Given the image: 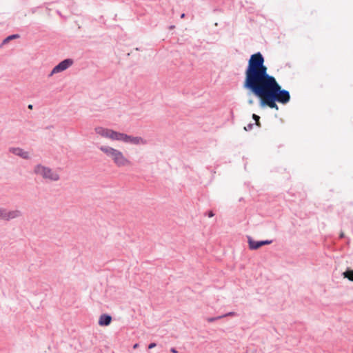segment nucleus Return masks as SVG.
I'll use <instances>...</instances> for the list:
<instances>
[{"label":"nucleus","instance_id":"1","mask_svg":"<svg viewBox=\"0 0 353 353\" xmlns=\"http://www.w3.org/2000/svg\"><path fill=\"white\" fill-rule=\"evenodd\" d=\"M264 57L260 52L252 54L248 60L245 74H248L278 103L287 104L290 101L289 91L283 89L275 77L268 73V68L264 65Z\"/></svg>","mask_w":353,"mask_h":353},{"label":"nucleus","instance_id":"18","mask_svg":"<svg viewBox=\"0 0 353 353\" xmlns=\"http://www.w3.org/2000/svg\"><path fill=\"white\" fill-rule=\"evenodd\" d=\"M222 319V316L220 315V316H214V317H208L206 319L208 323H213L219 319Z\"/></svg>","mask_w":353,"mask_h":353},{"label":"nucleus","instance_id":"3","mask_svg":"<svg viewBox=\"0 0 353 353\" xmlns=\"http://www.w3.org/2000/svg\"><path fill=\"white\" fill-rule=\"evenodd\" d=\"M34 172L37 174H40L44 179H48L53 181L59 180V175L57 172H54L52 170L48 167L38 164L34 167Z\"/></svg>","mask_w":353,"mask_h":353},{"label":"nucleus","instance_id":"9","mask_svg":"<svg viewBox=\"0 0 353 353\" xmlns=\"http://www.w3.org/2000/svg\"><path fill=\"white\" fill-rule=\"evenodd\" d=\"M21 215V212L18 210L9 212H7L6 210H5L3 220L9 221L10 219L19 217Z\"/></svg>","mask_w":353,"mask_h":353},{"label":"nucleus","instance_id":"7","mask_svg":"<svg viewBox=\"0 0 353 353\" xmlns=\"http://www.w3.org/2000/svg\"><path fill=\"white\" fill-rule=\"evenodd\" d=\"M10 152L14 154V155L19 156L23 159H29L30 156L28 152L24 151L22 148H10Z\"/></svg>","mask_w":353,"mask_h":353},{"label":"nucleus","instance_id":"25","mask_svg":"<svg viewBox=\"0 0 353 353\" xmlns=\"http://www.w3.org/2000/svg\"><path fill=\"white\" fill-rule=\"evenodd\" d=\"M345 237V234L343 232H341L340 234H339V238L340 239H343Z\"/></svg>","mask_w":353,"mask_h":353},{"label":"nucleus","instance_id":"11","mask_svg":"<svg viewBox=\"0 0 353 353\" xmlns=\"http://www.w3.org/2000/svg\"><path fill=\"white\" fill-rule=\"evenodd\" d=\"M99 150L105 153L108 157H112L114 152H115V150L117 149H114L110 146H105V145H101L99 148Z\"/></svg>","mask_w":353,"mask_h":353},{"label":"nucleus","instance_id":"19","mask_svg":"<svg viewBox=\"0 0 353 353\" xmlns=\"http://www.w3.org/2000/svg\"><path fill=\"white\" fill-rule=\"evenodd\" d=\"M222 316V319L227 316H236V313L234 312H229L228 313H225L223 315H221Z\"/></svg>","mask_w":353,"mask_h":353},{"label":"nucleus","instance_id":"14","mask_svg":"<svg viewBox=\"0 0 353 353\" xmlns=\"http://www.w3.org/2000/svg\"><path fill=\"white\" fill-rule=\"evenodd\" d=\"M121 134V132L111 129L109 139H111L112 140L120 141Z\"/></svg>","mask_w":353,"mask_h":353},{"label":"nucleus","instance_id":"21","mask_svg":"<svg viewBox=\"0 0 353 353\" xmlns=\"http://www.w3.org/2000/svg\"><path fill=\"white\" fill-rule=\"evenodd\" d=\"M204 214H205V216H207L209 218H212L214 216V213L213 212L212 210H208V211L205 212Z\"/></svg>","mask_w":353,"mask_h":353},{"label":"nucleus","instance_id":"29","mask_svg":"<svg viewBox=\"0 0 353 353\" xmlns=\"http://www.w3.org/2000/svg\"><path fill=\"white\" fill-rule=\"evenodd\" d=\"M253 103H254V101H253V100H252V99H250V100L248 101V103H249V104H250V105H252Z\"/></svg>","mask_w":353,"mask_h":353},{"label":"nucleus","instance_id":"17","mask_svg":"<svg viewBox=\"0 0 353 353\" xmlns=\"http://www.w3.org/2000/svg\"><path fill=\"white\" fill-rule=\"evenodd\" d=\"M252 119L254 120L255 121V125H257L258 127H261V124L260 123V117L256 114H252Z\"/></svg>","mask_w":353,"mask_h":353},{"label":"nucleus","instance_id":"23","mask_svg":"<svg viewBox=\"0 0 353 353\" xmlns=\"http://www.w3.org/2000/svg\"><path fill=\"white\" fill-rule=\"evenodd\" d=\"M156 346H157V343H154V342H152V343H150L148 345V348L150 350V349H152V348L155 347Z\"/></svg>","mask_w":353,"mask_h":353},{"label":"nucleus","instance_id":"4","mask_svg":"<svg viewBox=\"0 0 353 353\" xmlns=\"http://www.w3.org/2000/svg\"><path fill=\"white\" fill-rule=\"evenodd\" d=\"M73 63L74 61L72 59L68 58L63 59L53 68L49 74V77L52 76L54 74H57L67 70L73 64Z\"/></svg>","mask_w":353,"mask_h":353},{"label":"nucleus","instance_id":"26","mask_svg":"<svg viewBox=\"0 0 353 353\" xmlns=\"http://www.w3.org/2000/svg\"><path fill=\"white\" fill-rule=\"evenodd\" d=\"M181 19H184L185 17V13H182L180 16Z\"/></svg>","mask_w":353,"mask_h":353},{"label":"nucleus","instance_id":"22","mask_svg":"<svg viewBox=\"0 0 353 353\" xmlns=\"http://www.w3.org/2000/svg\"><path fill=\"white\" fill-rule=\"evenodd\" d=\"M5 210L6 209L0 208V219H3Z\"/></svg>","mask_w":353,"mask_h":353},{"label":"nucleus","instance_id":"15","mask_svg":"<svg viewBox=\"0 0 353 353\" xmlns=\"http://www.w3.org/2000/svg\"><path fill=\"white\" fill-rule=\"evenodd\" d=\"M20 36L18 34H12L6 37L2 41L1 46L8 43L11 40L19 38Z\"/></svg>","mask_w":353,"mask_h":353},{"label":"nucleus","instance_id":"24","mask_svg":"<svg viewBox=\"0 0 353 353\" xmlns=\"http://www.w3.org/2000/svg\"><path fill=\"white\" fill-rule=\"evenodd\" d=\"M170 352L172 353H178V351H177L176 348H175V347H172L170 349Z\"/></svg>","mask_w":353,"mask_h":353},{"label":"nucleus","instance_id":"28","mask_svg":"<svg viewBox=\"0 0 353 353\" xmlns=\"http://www.w3.org/2000/svg\"><path fill=\"white\" fill-rule=\"evenodd\" d=\"M174 28H175V26L174 25H171L169 26L170 30L174 29Z\"/></svg>","mask_w":353,"mask_h":353},{"label":"nucleus","instance_id":"10","mask_svg":"<svg viewBox=\"0 0 353 353\" xmlns=\"http://www.w3.org/2000/svg\"><path fill=\"white\" fill-rule=\"evenodd\" d=\"M94 130L97 134L101 135V137L109 138L111 129L105 128L101 126H98L95 128Z\"/></svg>","mask_w":353,"mask_h":353},{"label":"nucleus","instance_id":"13","mask_svg":"<svg viewBox=\"0 0 353 353\" xmlns=\"http://www.w3.org/2000/svg\"><path fill=\"white\" fill-rule=\"evenodd\" d=\"M341 275L344 279H347L349 281L353 282V269L347 268L346 270L343 272Z\"/></svg>","mask_w":353,"mask_h":353},{"label":"nucleus","instance_id":"30","mask_svg":"<svg viewBox=\"0 0 353 353\" xmlns=\"http://www.w3.org/2000/svg\"><path fill=\"white\" fill-rule=\"evenodd\" d=\"M138 346H139V344H138V343H135V344L133 345V348H134V349H136Z\"/></svg>","mask_w":353,"mask_h":353},{"label":"nucleus","instance_id":"6","mask_svg":"<svg viewBox=\"0 0 353 353\" xmlns=\"http://www.w3.org/2000/svg\"><path fill=\"white\" fill-rule=\"evenodd\" d=\"M273 242L272 240H261L255 241L251 236H248V243L249 249L251 250H256L263 245H270Z\"/></svg>","mask_w":353,"mask_h":353},{"label":"nucleus","instance_id":"27","mask_svg":"<svg viewBox=\"0 0 353 353\" xmlns=\"http://www.w3.org/2000/svg\"><path fill=\"white\" fill-rule=\"evenodd\" d=\"M28 108V109L32 110L33 108V105L32 104H29Z\"/></svg>","mask_w":353,"mask_h":353},{"label":"nucleus","instance_id":"2","mask_svg":"<svg viewBox=\"0 0 353 353\" xmlns=\"http://www.w3.org/2000/svg\"><path fill=\"white\" fill-rule=\"evenodd\" d=\"M243 88L248 91L249 94H253L259 99L261 108L268 106L272 109L279 110L276 100L248 74H245Z\"/></svg>","mask_w":353,"mask_h":353},{"label":"nucleus","instance_id":"8","mask_svg":"<svg viewBox=\"0 0 353 353\" xmlns=\"http://www.w3.org/2000/svg\"><path fill=\"white\" fill-rule=\"evenodd\" d=\"M112 318L108 314H102L99 319V325L101 326H108L112 322Z\"/></svg>","mask_w":353,"mask_h":353},{"label":"nucleus","instance_id":"16","mask_svg":"<svg viewBox=\"0 0 353 353\" xmlns=\"http://www.w3.org/2000/svg\"><path fill=\"white\" fill-rule=\"evenodd\" d=\"M130 137V135H128L127 134L121 132V137H120V141H123L124 143H129Z\"/></svg>","mask_w":353,"mask_h":353},{"label":"nucleus","instance_id":"5","mask_svg":"<svg viewBox=\"0 0 353 353\" xmlns=\"http://www.w3.org/2000/svg\"><path fill=\"white\" fill-rule=\"evenodd\" d=\"M112 159L117 167H123L130 164V161L118 150H116L114 152Z\"/></svg>","mask_w":353,"mask_h":353},{"label":"nucleus","instance_id":"20","mask_svg":"<svg viewBox=\"0 0 353 353\" xmlns=\"http://www.w3.org/2000/svg\"><path fill=\"white\" fill-rule=\"evenodd\" d=\"M254 125V123H250L244 127V130L245 131H250L253 128Z\"/></svg>","mask_w":353,"mask_h":353},{"label":"nucleus","instance_id":"12","mask_svg":"<svg viewBox=\"0 0 353 353\" xmlns=\"http://www.w3.org/2000/svg\"><path fill=\"white\" fill-rule=\"evenodd\" d=\"M129 143L134 144V145H139V144L144 145V144H146L147 141H146V140L143 139L141 137H133V136L130 135V139H129Z\"/></svg>","mask_w":353,"mask_h":353}]
</instances>
